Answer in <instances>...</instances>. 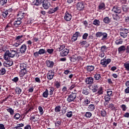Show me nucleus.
I'll use <instances>...</instances> for the list:
<instances>
[{
  "mask_svg": "<svg viewBox=\"0 0 129 129\" xmlns=\"http://www.w3.org/2000/svg\"><path fill=\"white\" fill-rule=\"evenodd\" d=\"M49 95V93L48 89H45V91H44L42 93V97L44 98H47Z\"/></svg>",
  "mask_w": 129,
  "mask_h": 129,
  "instance_id": "nucleus-28",
  "label": "nucleus"
},
{
  "mask_svg": "<svg viewBox=\"0 0 129 129\" xmlns=\"http://www.w3.org/2000/svg\"><path fill=\"white\" fill-rule=\"evenodd\" d=\"M25 37V35H17L15 36V41L18 42L21 44L24 42Z\"/></svg>",
  "mask_w": 129,
  "mask_h": 129,
  "instance_id": "nucleus-7",
  "label": "nucleus"
},
{
  "mask_svg": "<svg viewBox=\"0 0 129 129\" xmlns=\"http://www.w3.org/2000/svg\"><path fill=\"white\" fill-rule=\"evenodd\" d=\"M70 60L71 62H76L77 60V57L75 55H73L71 56L70 57Z\"/></svg>",
  "mask_w": 129,
  "mask_h": 129,
  "instance_id": "nucleus-36",
  "label": "nucleus"
},
{
  "mask_svg": "<svg viewBox=\"0 0 129 129\" xmlns=\"http://www.w3.org/2000/svg\"><path fill=\"white\" fill-rule=\"evenodd\" d=\"M94 78L95 80L98 81L100 79H101V74L99 73H96L94 75Z\"/></svg>",
  "mask_w": 129,
  "mask_h": 129,
  "instance_id": "nucleus-40",
  "label": "nucleus"
},
{
  "mask_svg": "<svg viewBox=\"0 0 129 129\" xmlns=\"http://www.w3.org/2000/svg\"><path fill=\"white\" fill-rule=\"evenodd\" d=\"M112 12L116 14L115 16L117 17L118 15L121 14L122 12V9L117 5H115V6L113 7V9H112Z\"/></svg>",
  "mask_w": 129,
  "mask_h": 129,
  "instance_id": "nucleus-5",
  "label": "nucleus"
},
{
  "mask_svg": "<svg viewBox=\"0 0 129 129\" xmlns=\"http://www.w3.org/2000/svg\"><path fill=\"white\" fill-rule=\"evenodd\" d=\"M108 49V47L106 46V45H103V46L101 47L100 50L103 51V52L104 53L105 52V50H107Z\"/></svg>",
  "mask_w": 129,
  "mask_h": 129,
  "instance_id": "nucleus-61",
  "label": "nucleus"
},
{
  "mask_svg": "<svg viewBox=\"0 0 129 129\" xmlns=\"http://www.w3.org/2000/svg\"><path fill=\"white\" fill-rule=\"evenodd\" d=\"M20 117H21V115H20V114L19 113H17L14 116V118L15 119L18 120V119H19Z\"/></svg>",
  "mask_w": 129,
  "mask_h": 129,
  "instance_id": "nucleus-58",
  "label": "nucleus"
},
{
  "mask_svg": "<svg viewBox=\"0 0 129 129\" xmlns=\"http://www.w3.org/2000/svg\"><path fill=\"white\" fill-rule=\"evenodd\" d=\"M77 98H78L79 100L76 99V102H82V101L84 99V97H83V95H79V97H77Z\"/></svg>",
  "mask_w": 129,
  "mask_h": 129,
  "instance_id": "nucleus-51",
  "label": "nucleus"
},
{
  "mask_svg": "<svg viewBox=\"0 0 129 129\" xmlns=\"http://www.w3.org/2000/svg\"><path fill=\"white\" fill-rule=\"evenodd\" d=\"M27 67V64H25V63H21L20 65V69L21 70H24Z\"/></svg>",
  "mask_w": 129,
  "mask_h": 129,
  "instance_id": "nucleus-53",
  "label": "nucleus"
},
{
  "mask_svg": "<svg viewBox=\"0 0 129 129\" xmlns=\"http://www.w3.org/2000/svg\"><path fill=\"white\" fill-rule=\"evenodd\" d=\"M70 52V49L68 48H65L63 50L60 51V56L61 57H64L67 56Z\"/></svg>",
  "mask_w": 129,
  "mask_h": 129,
  "instance_id": "nucleus-17",
  "label": "nucleus"
},
{
  "mask_svg": "<svg viewBox=\"0 0 129 129\" xmlns=\"http://www.w3.org/2000/svg\"><path fill=\"white\" fill-rule=\"evenodd\" d=\"M55 91L54 88L51 87L49 89V95L51 96L53 94L54 91Z\"/></svg>",
  "mask_w": 129,
  "mask_h": 129,
  "instance_id": "nucleus-60",
  "label": "nucleus"
},
{
  "mask_svg": "<svg viewBox=\"0 0 129 129\" xmlns=\"http://www.w3.org/2000/svg\"><path fill=\"white\" fill-rule=\"evenodd\" d=\"M16 92L17 94L20 95L22 93V89L19 87H17L16 89Z\"/></svg>",
  "mask_w": 129,
  "mask_h": 129,
  "instance_id": "nucleus-56",
  "label": "nucleus"
},
{
  "mask_svg": "<svg viewBox=\"0 0 129 129\" xmlns=\"http://www.w3.org/2000/svg\"><path fill=\"white\" fill-rule=\"evenodd\" d=\"M61 106L57 105V106H56L54 109V111H55V112L58 113V112H60V111H61Z\"/></svg>",
  "mask_w": 129,
  "mask_h": 129,
  "instance_id": "nucleus-43",
  "label": "nucleus"
},
{
  "mask_svg": "<svg viewBox=\"0 0 129 129\" xmlns=\"http://www.w3.org/2000/svg\"><path fill=\"white\" fill-rule=\"evenodd\" d=\"M54 72H53L52 70H50V71H48V73L47 74V78L49 81L52 80V79L54 78Z\"/></svg>",
  "mask_w": 129,
  "mask_h": 129,
  "instance_id": "nucleus-10",
  "label": "nucleus"
},
{
  "mask_svg": "<svg viewBox=\"0 0 129 129\" xmlns=\"http://www.w3.org/2000/svg\"><path fill=\"white\" fill-rule=\"evenodd\" d=\"M85 8L84 3L83 2H79L77 4V9L79 11H82Z\"/></svg>",
  "mask_w": 129,
  "mask_h": 129,
  "instance_id": "nucleus-16",
  "label": "nucleus"
},
{
  "mask_svg": "<svg viewBox=\"0 0 129 129\" xmlns=\"http://www.w3.org/2000/svg\"><path fill=\"white\" fill-rule=\"evenodd\" d=\"M42 7L44 10H48L51 7V3L48 0H43Z\"/></svg>",
  "mask_w": 129,
  "mask_h": 129,
  "instance_id": "nucleus-8",
  "label": "nucleus"
},
{
  "mask_svg": "<svg viewBox=\"0 0 129 129\" xmlns=\"http://www.w3.org/2000/svg\"><path fill=\"white\" fill-rule=\"evenodd\" d=\"M39 55L46 54L47 51L45 50V49H40L39 50Z\"/></svg>",
  "mask_w": 129,
  "mask_h": 129,
  "instance_id": "nucleus-50",
  "label": "nucleus"
},
{
  "mask_svg": "<svg viewBox=\"0 0 129 129\" xmlns=\"http://www.w3.org/2000/svg\"><path fill=\"white\" fill-rule=\"evenodd\" d=\"M27 70H26V68H25V69L24 70H22L20 73V77H24V75H25L26 74H27Z\"/></svg>",
  "mask_w": 129,
  "mask_h": 129,
  "instance_id": "nucleus-37",
  "label": "nucleus"
},
{
  "mask_svg": "<svg viewBox=\"0 0 129 129\" xmlns=\"http://www.w3.org/2000/svg\"><path fill=\"white\" fill-rule=\"evenodd\" d=\"M84 104L86 106H87L89 103H90V99L89 98H86V99L84 101Z\"/></svg>",
  "mask_w": 129,
  "mask_h": 129,
  "instance_id": "nucleus-41",
  "label": "nucleus"
},
{
  "mask_svg": "<svg viewBox=\"0 0 129 129\" xmlns=\"http://www.w3.org/2000/svg\"><path fill=\"white\" fill-rule=\"evenodd\" d=\"M12 22H9L6 26L5 29H4L5 32H8L10 30V28H12Z\"/></svg>",
  "mask_w": 129,
  "mask_h": 129,
  "instance_id": "nucleus-27",
  "label": "nucleus"
},
{
  "mask_svg": "<svg viewBox=\"0 0 129 129\" xmlns=\"http://www.w3.org/2000/svg\"><path fill=\"white\" fill-rule=\"evenodd\" d=\"M34 109V106L31 105L30 104H28L26 106V109L25 111V114H28L30 111H32Z\"/></svg>",
  "mask_w": 129,
  "mask_h": 129,
  "instance_id": "nucleus-11",
  "label": "nucleus"
},
{
  "mask_svg": "<svg viewBox=\"0 0 129 129\" xmlns=\"http://www.w3.org/2000/svg\"><path fill=\"white\" fill-rule=\"evenodd\" d=\"M86 69L88 71V72H91V71H93L95 69V67L94 66H87L86 67Z\"/></svg>",
  "mask_w": 129,
  "mask_h": 129,
  "instance_id": "nucleus-25",
  "label": "nucleus"
},
{
  "mask_svg": "<svg viewBox=\"0 0 129 129\" xmlns=\"http://www.w3.org/2000/svg\"><path fill=\"white\" fill-rule=\"evenodd\" d=\"M64 20L67 22H70L72 19V13L69 12V11H66L64 16Z\"/></svg>",
  "mask_w": 129,
  "mask_h": 129,
  "instance_id": "nucleus-6",
  "label": "nucleus"
},
{
  "mask_svg": "<svg viewBox=\"0 0 129 129\" xmlns=\"http://www.w3.org/2000/svg\"><path fill=\"white\" fill-rule=\"evenodd\" d=\"M61 91L63 93H68V88L66 86L63 87L61 89Z\"/></svg>",
  "mask_w": 129,
  "mask_h": 129,
  "instance_id": "nucleus-63",
  "label": "nucleus"
},
{
  "mask_svg": "<svg viewBox=\"0 0 129 129\" xmlns=\"http://www.w3.org/2000/svg\"><path fill=\"white\" fill-rule=\"evenodd\" d=\"M108 108H110L112 111L116 110V107L114 106V105L113 103L109 104Z\"/></svg>",
  "mask_w": 129,
  "mask_h": 129,
  "instance_id": "nucleus-42",
  "label": "nucleus"
},
{
  "mask_svg": "<svg viewBox=\"0 0 129 129\" xmlns=\"http://www.w3.org/2000/svg\"><path fill=\"white\" fill-rule=\"evenodd\" d=\"M86 83L88 85H92L94 83V79L93 77H87L86 79Z\"/></svg>",
  "mask_w": 129,
  "mask_h": 129,
  "instance_id": "nucleus-20",
  "label": "nucleus"
},
{
  "mask_svg": "<svg viewBox=\"0 0 129 129\" xmlns=\"http://www.w3.org/2000/svg\"><path fill=\"white\" fill-rule=\"evenodd\" d=\"M19 41H17V42H15L13 43V46L15 47V48H17V47H19L21 45V43L20 42H18Z\"/></svg>",
  "mask_w": 129,
  "mask_h": 129,
  "instance_id": "nucleus-62",
  "label": "nucleus"
},
{
  "mask_svg": "<svg viewBox=\"0 0 129 129\" xmlns=\"http://www.w3.org/2000/svg\"><path fill=\"white\" fill-rule=\"evenodd\" d=\"M39 116L37 114H35V115H30V119L31 121H33L34 122L39 120Z\"/></svg>",
  "mask_w": 129,
  "mask_h": 129,
  "instance_id": "nucleus-19",
  "label": "nucleus"
},
{
  "mask_svg": "<svg viewBox=\"0 0 129 129\" xmlns=\"http://www.w3.org/2000/svg\"><path fill=\"white\" fill-rule=\"evenodd\" d=\"M122 10L123 12L128 13L129 12V7L127 6H122Z\"/></svg>",
  "mask_w": 129,
  "mask_h": 129,
  "instance_id": "nucleus-46",
  "label": "nucleus"
},
{
  "mask_svg": "<svg viewBox=\"0 0 129 129\" xmlns=\"http://www.w3.org/2000/svg\"><path fill=\"white\" fill-rule=\"evenodd\" d=\"M99 88V86L98 85H96V84H94L92 86V91L93 93L97 92V91L98 90Z\"/></svg>",
  "mask_w": 129,
  "mask_h": 129,
  "instance_id": "nucleus-26",
  "label": "nucleus"
},
{
  "mask_svg": "<svg viewBox=\"0 0 129 129\" xmlns=\"http://www.w3.org/2000/svg\"><path fill=\"white\" fill-rule=\"evenodd\" d=\"M61 123H62V120L61 119H58V118H57L54 123L55 126L60 127L61 125Z\"/></svg>",
  "mask_w": 129,
  "mask_h": 129,
  "instance_id": "nucleus-21",
  "label": "nucleus"
},
{
  "mask_svg": "<svg viewBox=\"0 0 129 129\" xmlns=\"http://www.w3.org/2000/svg\"><path fill=\"white\" fill-rule=\"evenodd\" d=\"M98 9L100 10H104L106 9L105 4L104 3H100Z\"/></svg>",
  "mask_w": 129,
  "mask_h": 129,
  "instance_id": "nucleus-30",
  "label": "nucleus"
},
{
  "mask_svg": "<svg viewBox=\"0 0 129 129\" xmlns=\"http://www.w3.org/2000/svg\"><path fill=\"white\" fill-rule=\"evenodd\" d=\"M90 90L89 89H83L82 92L83 93V95H88L90 93Z\"/></svg>",
  "mask_w": 129,
  "mask_h": 129,
  "instance_id": "nucleus-31",
  "label": "nucleus"
},
{
  "mask_svg": "<svg viewBox=\"0 0 129 129\" xmlns=\"http://www.w3.org/2000/svg\"><path fill=\"white\" fill-rule=\"evenodd\" d=\"M92 114L90 111L86 112V114L85 116L87 117V118H90L92 117Z\"/></svg>",
  "mask_w": 129,
  "mask_h": 129,
  "instance_id": "nucleus-45",
  "label": "nucleus"
},
{
  "mask_svg": "<svg viewBox=\"0 0 129 129\" xmlns=\"http://www.w3.org/2000/svg\"><path fill=\"white\" fill-rule=\"evenodd\" d=\"M45 64L48 68L52 69L54 67L55 63L53 61L50 60L49 59H47L45 61Z\"/></svg>",
  "mask_w": 129,
  "mask_h": 129,
  "instance_id": "nucleus-9",
  "label": "nucleus"
},
{
  "mask_svg": "<svg viewBox=\"0 0 129 129\" xmlns=\"http://www.w3.org/2000/svg\"><path fill=\"white\" fill-rule=\"evenodd\" d=\"M120 36L123 38H126L128 33H129L128 29L126 28H121L120 29Z\"/></svg>",
  "mask_w": 129,
  "mask_h": 129,
  "instance_id": "nucleus-4",
  "label": "nucleus"
},
{
  "mask_svg": "<svg viewBox=\"0 0 129 129\" xmlns=\"http://www.w3.org/2000/svg\"><path fill=\"white\" fill-rule=\"evenodd\" d=\"M1 16L4 18H7V17L8 16V12L7 11V9H4L3 12L1 13Z\"/></svg>",
  "mask_w": 129,
  "mask_h": 129,
  "instance_id": "nucleus-24",
  "label": "nucleus"
},
{
  "mask_svg": "<svg viewBox=\"0 0 129 129\" xmlns=\"http://www.w3.org/2000/svg\"><path fill=\"white\" fill-rule=\"evenodd\" d=\"M6 61H4L3 63V65L5 67H10L12 66L13 64V61L9 60V58L8 59H6Z\"/></svg>",
  "mask_w": 129,
  "mask_h": 129,
  "instance_id": "nucleus-15",
  "label": "nucleus"
},
{
  "mask_svg": "<svg viewBox=\"0 0 129 129\" xmlns=\"http://www.w3.org/2000/svg\"><path fill=\"white\" fill-rule=\"evenodd\" d=\"M100 64L104 67H107L106 59L104 57L103 59H101Z\"/></svg>",
  "mask_w": 129,
  "mask_h": 129,
  "instance_id": "nucleus-33",
  "label": "nucleus"
},
{
  "mask_svg": "<svg viewBox=\"0 0 129 129\" xmlns=\"http://www.w3.org/2000/svg\"><path fill=\"white\" fill-rule=\"evenodd\" d=\"M68 107H66V106H63L62 109H61V113L62 115L65 114L67 112Z\"/></svg>",
  "mask_w": 129,
  "mask_h": 129,
  "instance_id": "nucleus-48",
  "label": "nucleus"
},
{
  "mask_svg": "<svg viewBox=\"0 0 129 129\" xmlns=\"http://www.w3.org/2000/svg\"><path fill=\"white\" fill-rule=\"evenodd\" d=\"M88 36H89V34L88 33H84V34L83 35V36H82L83 40H87V37Z\"/></svg>",
  "mask_w": 129,
  "mask_h": 129,
  "instance_id": "nucleus-59",
  "label": "nucleus"
},
{
  "mask_svg": "<svg viewBox=\"0 0 129 129\" xmlns=\"http://www.w3.org/2000/svg\"><path fill=\"white\" fill-rule=\"evenodd\" d=\"M44 0H36V2H33V4L34 6H39L43 5Z\"/></svg>",
  "mask_w": 129,
  "mask_h": 129,
  "instance_id": "nucleus-23",
  "label": "nucleus"
},
{
  "mask_svg": "<svg viewBox=\"0 0 129 129\" xmlns=\"http://www.w3.org/2000/svg\"><path fill=\"white\" fill-rule=\"evenodd\" d=\"M103 93H104L103 88L102 87H101L100 88H98L97 94L98 95H100L103 94Z\"/></svg>",
  "mask_w": 129,
  "mask_h": 129,
  "instance_id": "nucleus-35",
  "label": "nucleus"
},
{
  "mask_svg": "<svg viewBox=\"0 0 129 129\" xmlns=\"http://www.w3.org/2000/svg\"><path fill=\"white\" fill-rule=\"evenodd\" d=\"M103 22L106 24H110L111 22V18H109L108 17H105L103 19Z\"/></svg>",
  "mask_w": 129,
  "mask_h": 129,
  "instance_id": "nucleus-22",
  "label": "nucleus"
},
{
  "mask_svg": "<svg viewBox=\"0 0 129 129\" xmlns=\"http://www.w3.org/2000/svg\"><path fill=\"white\" fill-rule=\"evenodd\" d=\"M59 7L57 6L56 7H53L52 8H50L49 10L46 12L47 14L49 15L54 14V13L57 12L59 10Z\"/></svg>",
  "mask_w": 129,
  "mask_h": 129,
  "instance_id": "nucleus-12",
  "label": "nucleus"
},
{
  "mask_svg": "<svg viewBox=\"0 0 129 129\" xmlns=\"http://www.w3.org/2000/svg\"><path fill=\"white\" fill-rule=\"evenodd\" d=\"M124 67L127 71H129V63H124Z\"/></svg>",
  "mask_w": 129,
  "mask_h": 129,
  "instance_id": "nucleus-64",
  "label": "nucleus"
},
{
  "mask_svg": "<svg viewBox=\"0 0 129 129\" xmlns=\"http://www.w3.org/2000/svg\"><path fill=\"white\" fill-rule=\"evenodd\" d=\"M77 93H74V92H72L70 95L68 96V98L67 99V101L69 103H71L72 102H75V100H76L77 98Z\"/></svg>",
  "mask_w": 129,
  "mask_h": 129,
  "instance_id": "nucleus-2",
  "label": "nucleus"
},
{
  "mask_svg": "<svg viewBox=\"0 0 129 129\" xmlns=\"http://www.w3.org/2000/svg\"><path fill=\"white\" fill-rule=\"evenodd\" d=\"M100 114L102 117H106L107 116V112L105 110H102Z\"/></svg>",
  "mask_w": 129,
  "mask_h": 129,
  "instance_id": "nucleus-49",
  "label": "nucleus"
},
{
  "mask_svg": "<svg viewBox=\"0 0 129 129\" xmlns=\"http://www.w3.org/2000/svg\"><path fill=\"white\" fill-rule=\"evenodd\" d=\"M104 99L105 101H107L108 102H109L110 101L111 99V97H109V95H108V94H107V95H105L104 97Z\"/></svg>",
  "mask_w": 129,
  "mask_h": 129,
  "instance_id": "nucleus-44",
  "label": "nucleus"
},
{
  "mask_svg": "<svg viewBox=\"0 0 129 129\" xmlns=\"http://www.w3.org/2000/svg\"><path fill=\"white\" fill-rule=\"evenodd\" d=\"M17 19L16 20L14 21L13 25L15 27H18L19 25H21L22 23V21H21L19 17H18V15H17Z\"/></svg>",
  "mask_w": 129,
  "mask_h": 129,
  "instance_id": "nucleus-18",
  "label": "nucleus"
},
{
  "mask_svg": "<svg viewBox=\"0 0 129 129\" xmlns=\"http://www.w3.org/2000/svg\"><path fill=\"white\" fill-rule=\"evenodd\" d=\"M126 50V48L125 46V45H121V46L118 47V51L119 52H123V51H125Z\"/></svg>",
  "mask_w": 129,
  "mask_h": 129,
  "instance_id": "nucleus-34",
  "label": "nucleus"
},
{
  "mask_svg": "<svg viewBox=\"0 0 129 129\" xmlns=\"http://www.w3.org/2000/svg\"><path fill=\"white\" fill-rule=\"evenodd\" d=\"M95 109V106L94 104H91L88 107V111H93Z\"/></svg>",
  "mask_w": 129,
  "mask_h": 129,
  "instance_id": "nucleus-29",
  "label": "nucleus"
},
{
  "mask_svg": "<svg viewBox=\"0 0 129 129\" xmlns=\"http://www.w3.org/2000/svg\"><path fill=\"white\" fill-rule=\"evenodd\" d=\"M6 73V70L5 68H0V76L5 75Z\"/></svg>",
  "mask_w": 129,
  "mask_h": 129,
  "instance_id": "nucleus-39",
  "label": "nucleus"
},
{
  "mask_svg": "<svg viewBox=\"0 0 129 129\" xmlns=\"http://www.w3.org/2000/svg\"><path fill=\"white\" fill-rule=\"evenodd\" d=\"M65 45H59V47H57L56 49V51H58V52H60V51L62 50L63 49L65 48Z\"/></svg>",
  "mask_w": 129,
  "mask_h": 129,
  "instance_id": "nucleus-52",
  "label": "nucleus"
},
{
  "mask_svg": "<svg viewBox=\"0 0 129 129\" xmlns=\"http://www.w3.org/2000/svg\"><path fill=\"white\" fill-rule=\"evenodd\" d=\"M87 44V41L86 40L81 41L79 43V44L81 46H85V45Z\"/></svg>",
  "mask_w": 129,
  "mask_h": 129,
  "instance_id": "nucleus-57",
  "label": "nucleus"
},
{
  "mask_svg": "<svg viewBox=\"0 0 129 129\" xmlns=\"http://www.w3.org/2000/svg\"><path fill=\"white\" fill-rule=\"evenodd\" d=\"M27 46L25 44H22L21 46L19 48V52L21 54H25V52L27 51Z\"/></svg>",
  "mask_w": 129,
  "mask_h": 129,
  "instance_id": "nucleus-13",
  "label": "nucleus"
},
{
  "mask_svg": "<svg viewBox=\"0 0 129 129\" xmlns=\"http://www.w3.org/2000/svg\"><path fill=\"white\" fill-rule=\"evenodd\" d=\"M7 107V111H8V112H9L11 115H14V112H15L14 110L12 109V108L11 107H10V108L9 107Z\"/></svg>",
  "mask_w": 129,
  "mask_h": 129,
  "instance_id": "nucleus-32",
  "label": "nucleus"
},
{
  "mask_svg": "<svg viewBox=\"0 0 129 129\" xmlns=\"http://www.w3.org/2000/svg\"><path fill=\"white\" fill-rule=\"evenodd\" d=\"M27 15V13L25 11H20L17 14V17L20 18V20L22 21V19H24L25 16Z\"/></svg>",
  "mask_w": 129,
  "mask_h": 129,
  "instance_id": "nucleus-14",
  "label": "nucleus"
},
{
  "mask_svg": "<svg viewBox=\"0 0 129 129\" xmlns=\"http://www.w3.org/2000/svg\"><path fill=\"white\" fill-rule=\"evenodd\" d=\"M19 56V52L18 51L10 49L6 51L4 53V58L5 60H8L9 58H18Z\"/></svg>",
  "mask_w": 129,
  "mask_h": 129,
  "instance_id": "nucleus-1",
  "label": "nucleus"
},
{
  "mask_svg": "<svg viewBox=\"0 0 129 129\" xmlns=\"http://www.w3.org/2000/svg\"><path fill=\"white\" fill-rule=\"evenodd\" d=\"M95 36L97 38H101V37H102L101 39V40H105L106 39H107L108 34L106 32H102L101 31H98L95 34Z\"/></svg>",
  "mask_w": 129,
  "mask_h": 129,
  "instance_id": "nucleus-3",
  "label": "nucleus"
},
{
  "mask_svg": "<svg viewBox=\"0 0 129 129\" xmlns=\"http://www.w3.org/2000/svg\"><path fill=\"white\" fill-rule=\"evenodd\" d=\"M106 93L109 97H111L113 95V91H112L111 89L107 90Z\"/></svg>",
  "mask_w": 129,
  "mask_h": 129,
  "instance_id": "nucleus-38",
  "label": "nucleus"
},
{
  "mask_svg": "<svg viewBox=\"0 0 129 129\" xmlns=\"http://www.w3.org/2000/svg\"><path fill=\"white\" fill-rule=\"evenodd\" d=\"M123 43V40L122 39H117L115 41V44L116 45H119V44H122Z\"/></svg>",
  "mask_w": 129,
  "mask_h": 129,
  "instance_id": "nucleus-54",
  "label": "nucleus"
},
{
  "mask_svg": "<svg viewBox=\"0 0 129 129\" xmlns=\"http://www.w3.org/2000/svg\"><path fill=\"white\" fill-rule=\"evenodd\" d=\"M78 38H77V36L76 35V32H75L74 33V34L73 35V37L72 38V40L73 42H75V41L77 40Z\"/></svg>",
  "mask_w": 129,
  "mask_h": 129,
  "instance_id": "nucleus-55",
  "label": "nucleus"
},
{
  "mask_svg": "<svg viewBox=\"0 0 129 129\" xmlns=\"http://www.w3.org/2000/svg\"><path fill=\"white\" fill-rule=\"evenodd\" d=\"M93 24L95 25V26H99L100 25V21L98 19H95L93 21Z\"/></svg>",
  "mask_w": 129,
  "mask_h": 129,
  "instance_id": "nucleus-47",
  "label": "nucleus"
}]
</instances>
